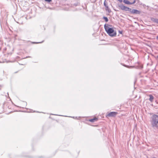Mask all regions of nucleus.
Returning <instances> with one entry per match:
<instances>
[{
	"label": "nucleus",
	"instance_id": "nucleus-1",
	"mask_svg": "<svg viewBox=\"0 0 158 158\" xmlns=\"http://www.w3.org/2000/svg\"><path fill=\"white\" fill-rule=\"evenodd\" d=\"M152 127L154 128H158V115L154 114L151 117L150 120Z\"/></svg>",
	"mask_w": 158,
	"mask_h": 158
},
{
	"label": "nucleus",
	"instance_id": "nucleus-2",
	"mask_svg": "<svg viewBox=\"0 0 158 158\" xmlns=\"http://www.w3.org/2000/svg\"><path fill=\"white\" fill-rule=\"evenodd\" d=\"M104 28L105 31L109 36L111 37L116 36V31H114L113 28L109 27L108 26H106V24L104 25Z\"/></svg>",
	"mask_w": 158,
	"mask_h": 158
},
{
	"label": "nucleus",
	"instance_id": "nucleus-3",
	"mask_svg": "<svg viewBox=\"0 0 158 158\" xmlns=\"http://www.w3.org/2000/svg\"><path fill=\"white\" fill-rule=\"evenodd\" d=\"M119 7L122 10L125 11H129L130 12V11L131 10V8L126 7L123 5H120L119 6Z\"/></svg>",
	"mask_w": 158,
	"mask_h": 158
},
{
	"label": "nucleus",
	"instance_id": "nucleus-4",
	"mask_svg": "<svg viewBox=\"0 0 158 158\" xmlns=\"http://www.w3.org/2000/svg\"><path fill=\"white\" fill-rule=\"evenodd\" d=\"M118 114V113L116 112H111L108 113L106 117H114Z\"/></svg>",
	"mask_w": 158,
	"mask_h": 158
},
{
	"label": "nucleus",
	"instance_id": "nucleus-5",
	"mask_svg": "<svg viewBox=\"0 0 158 158\" xmlns=\"http://www.w3.org/2000/svg\"><path fill=\"white\" fill-rule=\"evenodd\" d=\"M130 12L131 14H139L141 13L140 11L134 9L132 10L131 9V10L130 11Z\"/></svg>",
	"mask_w": 158,
	"mask_h": 158
},
{
	"label": "nucleus",
	"instance_id": "nucleus-6",
	"mask_svg": "<svg viewBox=\"0 0 158 158\" xmlns=\"http://www.w3.org/2000/svg\"><path fill=\"white\" fill-rule=\"evenodd\" d=\"M151 19L152 21L158 23V19L154 18H151Z\"/></svg>",
	"mask_w": 158,
	"mask_h": 158
},
{
	"label": "nucleus",
	"instance_id": "nucleus-7",
	"mask_svg": "<svg viewBox=\"0 0 158 158\" xmlns=\"http://www.w3.org/2000/svg\"><path fill=\"white\" fill-rule=\"evenodd\" d=\"M123 2L124 3L126 4L131 5V2H130L129 1L127 0H123Z\"/></svg>",
	"mask_w": 158,
	"mask_h": 158
},
{
	"label": "nucleus",
	"instance_id": "nucleus-8",
	"mask_svg": "<svg viewBox=\"0 0 158 158\" xmlns=\"http://www.w3.org/2000/svg\"><path fill=\"white\" fill-rule=\"evenodd\" d=\"M149 96L150 97L149 99L150 101H151V102H152L154 99L153 96L151 94L149 95Z\"/></svg>",
	"mask_w": 158,
	"mask_h": 158
},
{
	"label": "nucleus",
	"instance_id": "nucleus-9",
	"mask_svg": "<svg viewBox=\"0 0 158 158\" xmlns=\"http://www.w3.org/2000/svg\"><path fill=\"white\" fill-rule=\"evenodd\" d=\"M98 120V119L96 118H93V119H90L89 120V121L91 122H93L95 121H97Z\"/></svg>",
	"mask_w": 158,
	"mask_h": 158
},
{
	"label": "nucleus",
	"instance_id": "nucleus-10",
	"mask_svg": "<svg viewBox=\"0 0 158 158\" xmlns=\"http://www.w3.org/2000/svg\"><path fill=\"white\" fill-rule=\"evenodd\" d=\"M105 7L106 10L109 13L111 12L110 9L109 8L108 6H106Z\"/></svg>",
	"mask_w": 158,
	"mask_h": 158
},
{
	"label": "nucleus",
	"instance_id": "nucleus-11",
	"mask_svg": "<svg viewBox=\"0 0 158 158\" xmlns=\"http://www.w3.org/2000/svg\"><path fill=\"white\" fill-rule=\"evenodd\" d=\"M103 19L105 20V21L107 22L108 21V18H107V17H103Z\"/></svg>",
	"mask_w": 158,
	"mask_h": 158
},
{
	"label": "nucleus",
	"instance_id": "nucleus-12",
	"mask_svg": "<svg viewBox=\"0 0 158 158\" xmlns=\"http://www.w3.org/2000/svg\"><path fill=\"white\" fill-rule=\"evenodd\" d=\"M135 0H134L133 2H131V5L135 3Z\"/></svg>",
	"mask_w": 158,
	"mask_h": 158
},
{
	"label": "nucleus",
	"instance_id": "nucleus-13",
	"mask_svg": "<svg viewBox=\"0 0 158 158\" xmlns=\"http://www.w3.org/2000/svg\"><path fill=\"white\" fill-rule=\"evenodd\" d=\"M104 6H105V7H106V6H108L106 4V2H105V1L104 3Z\"/></svg>",
	"mask_w": 158,
	"mask_h": 158
},
{
	"label": "nucleus",
	"instance_id": "nucleus-14",
	"mask_svg": "<svg viewBox=\"0 0 158 158\" xmlns=\"http://www.w3.org/2000/svg\"><path fill=\"white\" fill-rule=\"evenodd\" d=\"M46 1L48 2H50L52 1V0H45Z\"/></svg>",
	"mask_w": 158,
	"mask_h": 158
},
{
	"label": "nucleus",
	"instance_id": "nucleus-15",
	"mask_svg": "<svg viewBox=\"0 0 158 158\" xmlns=\"http://www.w3.org/2000/svg\"><path fill=\"white\" fill-rule=\"evenodd\" d=\"M40 43V42L37 43Z\"/></svg>",
	"mask_w": 158,
	"mask_h": 158
},
{
	"label": "nucleus",
	"instance_id": "nucleus-16",
	"mask_svg": "<svg viewBox=\"0 0 158 158\" xmlns=\"http://www.w3.org/2000/svg\"><path fill=\"white\" fill-rule=\"evenodd\" d=\"M120 33H122V32H120Z\"/></svg>",
	"mask_w": 158,
	"mask_h": 158
},
{
	"label": "nucleus",
	"instance_id": "nucleus-17",
	"mask_svg": "<svg viewBox=\"0 0 158 158\" xmlns=\"http://www.w3.org/2000/svg\"><path fill=\"white\" fill-rule=\"evenodd\" d=\"M157 58H158V56H157Z\"/></svg>",
	"mask_w": 158,
	"mask_h": 158
}]
</instances>
